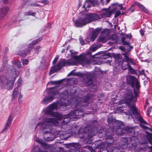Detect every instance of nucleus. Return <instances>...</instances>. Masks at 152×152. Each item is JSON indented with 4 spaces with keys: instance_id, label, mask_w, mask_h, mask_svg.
I'll return each mask as SVG.
<instances>
[{
    "instance_id": "obj_37",
    "label": "nucleus",
    "mask_w": 152,
    "mask_h": 152,
    "mask_svg": "<svg viewBox=\"0 0 152 152\" xmlns=\"http://www.w3.org/2000/svg\"><path fill=\"white\" fill-rule=\"evenodd\" d=\"M22 81V80L21 78H19L18 81L17 83V86L18 87H20Z\"/></svg>"
},
{
    "instance_id": "obj_18",
    "label": "nucleus",
    "mask_w": 152,
    "mask_h": 152,
    "mask_svg": "<svg viewBox=\"0 0 152 152\" xmlns=\"http://www.w3.org/2000/svg\"><path fill=\"white\" fill-rule=\"evenodd\" d=\"M87 135V133L84 132V129L83 128H80L79 132V136L80 138L85 139V137Z\"/></svg>"
},
{
    "instance_id": "obj_61",
    "label": "nucleus",
    "mask_w": 152,
    "mask_h": 152,
    "mask_svg": "<svg viewBox=\"0 0 152 152\" xmlns=\"http://www.w3.org/2000/svg\"><path fill=\"white\" fill-rule=\"evenodd\" d=\"M34 6H35L36 7L38 6V5H37V4H34Z\"/></svg>"
},
{
    "instance_id": "obj_19",
    "label": "nucleus",
    "mask_w": 152,
    "mask_h": 152,
    "mask_svg": "<svg viewBox=\"0 0 152 152\" xmlns=\"http://www.w3.org/2000/svg\"><path fill=\"white\" fill-rule=\"evenodd\" d=\"M97 129L96 128H94V129H92L90 131L88 135L89 137H92L94 136L97 133Z\"/></svg>"
},
{
    "instance_id": "obj_9",
    "label": "nucleus",
    "mask_w": 152,
    "mask_h": 152,
    "mask_svg": "<svg viewBox=\"0 0 152 152\" xmlns=\"http://www.w3.org/2000/svg\"><path fill=\"white\" fill-rule=\"evenodd\" d=\"M84 114V112L80 109L70 113V116L71 117V118L74 120H75L77 118H79L81 116H83Z\"/></svg>"
},
{
    "instance_id": "obj_38",
    "label": "nucleus",
    "mask_w": 152,
    "mask_h": 152,
    "mask_svg": "<svg viewBox=\"0 0 152 152\" xmlns=\"http://www.w3.org/2000/svg\"><path fill=\"white\" fill-rule=\"evenodd\" d=\"M41 49L42 48L41 47L39 46H38L35 49V52L37 53L41 50Z\"/></svg>"
},
{
    "instance_id": "obj_10",
    "label": "nucleus",
    "mask_w": 152,
    "mask_h": 152,
    "mask_svg": "<svg viewBox=\"0 0 152 152\" xmlns=\"http://www.w3.org/2000/svg\"><path fill=\"white\" fill-rule=\"evenodd\" d=\"M123 55L124 56L125 59H124L122 63V67L124 69H127L129 65V64L130 63H133L132 60L129 58L127 54L123 53Z\"/></svg>"
},
{
    "instance_id": "obj_57",
    "label": "nucleus",
    "mask_w": 152,
    "mask_h": 152,
    "mask_svg": "<svg viewBox=\"0 0 152 152\" xmlns=\"http://www.w3.org/2000/svg\"><path fill=\"white\" fill-rule=\"evenodd\" d=\"M143 127L144 129H146L147 128V127L145 126H143Z\"/></svg>"
},
{
    "instance_id": "obj_11",
    "label": "nucleus",
    "mask_w": 152,
    "mask_h": 152,
    "mask_svg": "<svg viewBox=\"0 0 152 152\" xmlns=\"http://www.w3.org/2000/svg\"><path fill=\"white\" fill-rule=\"evenodd\" d=\"M96 0H86L85 1L84 4L83 5V7L85 9V10L88 11L87 8H90L91 5L95 6L96 4H96Z\"/></svg>"
},
{
    "instance_id": "obj_14",
    "label": "nucleus",
    "mask_w": 152,
    "mask_h": 152,
    "mask_svg": "<svg viewBox=\"0 0 152 152\" xmlns=\"http://www.w3.org/2000/svg\"><path fill=\"white\" fill-rule=\"evenodd\" d=\"M101 31V29L99 28H97L95 30L93 31V33L91 38V40L94 41L96 38L99 33Z\"/></svg>"
},
{
    "instance_id": "obj_32",
    "label": "nucleus",
    "mask_w": 152,
    "mask_h": 152,
    "mask_svg": "<svg viewBox=\"0 0 152 152\" xmlns=\"http://www.w3.org/2000/svg\"><path fill=\"white\" fill-rule=\"evenodd\" d=\"M148 139L149 142L151 144H152V134H150L148 135Z\"/></svg>"
},
{
    "instance_id": "obj_2",
    "label": "nucleus",
    "mask_w": 152,
    "mask_h": 152,
    "mask_svg": "<svg viewBox=\"0 0 152 152\" xmlns=\"http://www.w3.org/2000/svg\"><path fill=\"white\" fill-rule=\"evenodd\" d=\"M91 62V60L88 59V56L87 55H81L79 56H75L72 59L66 61L61 59L59 60L56 66L51 67L49 73L50 75L57 71L59 70L62 66L76 65L77 63L81 64L83 66H87Z\"/></svg>"
},
{
    "instance_id": "obj_8",
    "label": "nucleus",
    "mask_w": 152,
    "mask_h": 152,
    "mask_svg": "<svg viewBox=\"0 0 152 152\" xmlns=\"http://www.w3.org/2000/svg\"><path fill=\"white\" fill-rule=\"evenodd\" d=\"M59 88L57 87L50 88L48 93V96L42 100V103L47 104L56 98L57 97H56V96L58 93Z\"/></svg>"
},
{
    "instance_id": "obj_22",
    "label": "nucleus",
    "mask_w": 152,
    "mask_h": 152,
    "mask_svg": "<svg viewBox=\"0 0 152 152\" xmlns=\"http://www.w3.org/2000/svg\"><path fill=\"white\" fill-rule=\"evenodd\" d=\"M125 130H126V132H127L129 134H134L135 132V130L134 128L132 127H129Z\"/></svg>"
},
{
    "instance_id": "obj_29",
    "label": "nucleus",
    "mask_w": 152,
    "mask_h": 152,
    "mask_svg": "<svg viewBox=\"0 0 152 152\" xmlns=\"http://www.w3.org/2000/svg\"><path fill=\"white\" fill-rule=\"evenodd\" d=\"M118 7H119V9L121 10L123 9L122 5L116 4V7H114V9L113 10V11H115L116 10V9Z\"/></svg>"
},
{
    "instance_id": "obj_20",
    "label": "nucleus",
    "mask_w": 152,
    "mask_h": 152,
    "mask_svg": "<svg viewBox=\"0 0 152 152\" xmlns=\"http://www.w3.org/2000/svg\"><path fill=\"white\" fill-rule=\"evenodd\" d=\"M126 132L125 129H123L121 128H118L117 129L116 133L118 134L123 135L124 133Z\"/></svg>"
},
{
    "instance_id": "obj_24",
    "label": "nucleus",
    "mask_w": 152,
    "mask_h": 152,
    "mask_svg": "<svg viewBox=\"0 0 152 152\" xmlns=\"http://www.w3.org/2000/svg\"><path fill=\"white\" fill-rule=\"evenodd\" d=\"M71 117L70 116V113L68 114L67 117L64 118V121L65 123H67L69 122L70 121H74L71 118Z\"/></svg>"
},
{
    "instance_id": "obj_63",
    "label": "nucleus",
    "mask_w": 152,
    "mask_h": 152,
    "mask_svg": "<svg viewBox=\"0 0 152 152\" xmlns=\"http://www.w3.org/2000/svg\"><path fill=\"white\" fill-rule=\"evenodd\" d=\"M144 10L145 11H146V10H147V11H148V10H147L146 9H145H145H144V10Z\"/></svg>"
},
{
    "instance_id": "obj_48",
    "label": "nucleus",
    "mask_w": 152,
    "mask_h": 152,
    "mask_svg": "<svg viewBox=\"0 0 152 152\" xmlns=\"http://www.w3.org/2000/svg\"><path fill=\"white\" fill-rule=\"evenodd\" d=\"M42 2L45 4H46L48 3V2L47 0H44L42 1Z\"/></svg>"
},
{
    "instance_id": "obj_15",
    "label": "nucleus",
    "mask_w": 152,
    "mask_h": 152,
    "mask_svg": "<svg viewBox=\"0 0 152 152\" xmlns=\"http://www.w3.org/2000/svg\"><path fill=\"white\" fill-rule=\"evenodd\" d=\"M87 77L85 81V82L86 83L89 84L92 82V80L90 73H87L86 75H83V77Z\"/></svg>"
},
{
    "instance_id": "obj_12",
    "label": "nucleus",
    "mask_w": 152,
    "mask_h": 152,
    "mask_svg": "<svg viewBox=\"0 0 152 152\" xmlns=\"http://www.w3.org/2000/svg\"><path fill=\"white\" fill-rule=\"evenodd\" d=\"M18 97V101L20 103L21 102V98H22V96L20 92L19 91L18 88L16 87L14 90L12 94V99H16L17 97Z\"/></svg>"
},
{
    "instance_id": "obj_53",
    "label": "nucleus",
    "mask_w": 152,
    "mask_h": 152,
    "mask_svg": "<svg viewBox=\"0 0 152 152\" xmlns=\"http://www.w3.org/2000/svg\"><path fill=\"white\" fill-rule=\"evenodd\" d=\"M144 71L143 70L141 71L140 72V74L142 75L144 74Z\"/></svg>"
},
{
    "instance_id": "obj_59",
    "label": "nucleus",
    "mask_w": 152,
    "mask_h": 152,
    "mask_svg": "<svg viewBox=\"0 0 152 152\" xmlns=\"http://www.w3.org/2000/svg\"><path fill=\"white\" fill-rule=\"evenodd\" d=\"M65 51V50L64 49H62V50L61 51V52L62 53H63V52H64Z\"/></svg>"
},
{
    "instance_id": "obj_28",
    "label": "nucleus",
    "mask_w": 152,
    "mask_h": 152,
    "mask_svg": "<svg viewBox=\"0 0 152 152\" xmlns=\"http://www.w3.org/2000/svg\"><path fill=\"white\" fill-rule=\"evenodd\" d=\"M129 72L131 74H134L135 73V71L130 66H129L128 67Z\"/></svg>"
},
{
    "instance_id": "obj_49",
    "label": "nucleus",
    "mask_w": 152,
    "mask_h": 152,
    "mask_svg": "<svg viewBox=\"0 0 152 152\" xmlns=\"http://www.w3.org/2000/svg\"><path fill=\"white\" fill-rule=\"evenodd\" d=\"M151 111V110L150 108H148L147 110V112H148V113H147V115L148 116L149 115V113H150Z\"/></svg>"
},
{
    "instance_id": "obj_44",
    "label": "nucleus",
    "mask_w": 152,
    "mask_h": 152,
    "mask_svg": "<svg viewBox=\"0 0 152 152\" xmlns=\"http://www.w3.org/2000/svg\"><path fill=\"white\" fill-rule=\"evenodd\" d=\"M28 60L25 59L23 61V65H27L28 64Z\"/></svg>"
},
{
    "instance_id": "obj_34",
    "label": "nucleus",
    "mask_w": 152,
    "mask_h": 152,
    "mask_svg": "<svg viewBox=\"0 0 152 152\" xmlns=\"http://www.w3.org/2000/svg\"><path fill=\"white\" fill-rule=\"evenodd\" d=\"M36 13L34 12H31V11H28L26 12V15H31L33 16H35Z\"/></svg>"
},
{
    "instance_id": "obj_51",
    "label": "nucleus",
    "mask_w": 152,
    "mask_h": 152,
    "mask_svg": "<svg viewBox=\"0 0 152 152\" xmlns=\"http://www.w3.org/2000/svg\"><path fill=\"white\" fill-rule=\"evenodd\" d=\"M104 38L103 37H101L100 38V40L101 41H103L104 40Z\"/></svg>"
},
{
    "instance_id": "obj_64",
    "label": "nucleus",
    "mask_w": 152,
    "mask_h": 152,
    "mask_svg": "<svg viewBox=\"0 0 152 152\" xmlns=\"http://www.w3.org/2000/svg\"><path fill=\"white\" fill-rule=\"evenodd\" d=\"M107 1V3H108L110 1V0H106Z\"/></svg>"
},
{
    "instance_id": "obj_27",
    "label": "nucleus",
    "mask_w": 152,
    "mask_h": 152,
    "mask_svg": "<svg viewBox=\"0 0 152 152\" xmlns=\"http://www.w3.org/2000/svg\"><path fill=\"white\" fill-rule=\"evenodd\" d=\"M61 81H51L48 83L47 86L50 84H59L61 83Z\"/></svg>"
},
{
    "instance_id": "obj_52",
    "label": "nucleus",
    "mask_w": 152,
    "mask_h": 152,
    "mask_svg": "<svg viewBox=\"0 0 152 152\" xmlns=\"http://www.w3.org/2000/svg\"><path fill=\"white\" fill-rule=\"evenodd\" d=\"M118 112L120 113H122L123 111V110H122V109H120L118 110Z\"/></svg>"
},
{
    "instance_id": "obj_17",
    "label": "nucleus",
    "mask_w": 152,
    "mask_h": 152,
    "mask_svg": "<svg viewBox=\"0 0 152 152\" xmlns=\"http://www.w3.org/2000/svg\"><path fill=\"white\" fill-rule=\"evenodd\" d=\"M130 140L131 143L133 146H136L138 142L137 138L135 136H133L131 137L130 139Z\"/></svg>"
},
{
    "instance_id": "obj_5",
    "label": "nucleus",
    "mask_w": 152,
    "mask_h": 152,
    "mask_svg": "<svg viewBox=\"0 0 152 152\" xmlns=\"http://www.w3.org/2000/svg\"><path fill=\"white\" fill-rule=\"evenodd\" d=\"M68 104H70L69 102L68 104L67 103H62L61 104L60 103H54L49 105L46 109L44 110L43 112L45 114L56 117L58 119L61 120L62 119L61 115L56 113L53 112L52 111L54 109H57L58 105H59V108L62 109L61 108L62 107H66Z\"/></svg>"
},
{
    "instance_id": "obj_60",
    "label": "nucleus",
    "mask_w": 152,
    "mask_h": 152,
    "mask_svg": "<svg viewBox=\"0 0 152 152\" xmlns=\"http://www.w3.org/2000/svg\"><path fill=\"white\" fill-rule=\"evenodd\" d=\"M150 148L151 149V152H152V146L150 147Z\"/></svg>"
},
{
    "instance_id": "obj_56",
    "label": "nucleus",
    "mask_w": 152,
    "mask_h": 152,
    "mask_svg": "<svg viewBox=\"0 0 152 152\" xmlns=\"http://www.w3.org/2000/svg\"><path fill=\"white\" fill-rule=\"evenodd\" d=\"M94 55H93V56H90L91 58H92V59H93L94 58Z\"/></svg>"
},
{
    "instance_id": "obj_4",
    "label": "nucleus",
    "mask_w": 152,
    "mask_h": 152,
    "mask_svg": "<svg viewBox=\"0 0 152 152\" xmlns=\"http://www.w3.org/2000/svg\"><path fill=\"white\" fill-rule=\"evenodd\" d=\"M58 125V122L55 119L46 117L44 118L42 122L38 123L36 128L40 126V127L42 129L43 133H46L51 131L52 129V125Z\"/></svg>"
},
{
    "instance_id": "obj_13",
    "label": "nucleus",
    "mask_w": 152,
    "mask_h": 152,
    "mask_svg": "<svg viewBox=\"0 0 152 152\" xmlns=\"http://www.w3.org/2000/svg\"><path fill=\"white\" fill-rule=\"evenodd\" d=\"M125 99V101H123V102H121L122 104L124 103L125 102L127 103L132 101L133 99V96L132 94V92L130 90L127 91Z\"/></svg>"
},
{
    "instance_id": "obj_7",
    "label": "nucleus",
    "mask_w": 152,
    "mask_h": 152,
    "mask_svg": "<svg viewBox=\"0 0 152 152\" xmlns=\"http://www.w3.org/2000/svg\"><path fill=\"white\" fill-rule=\"evenodd\" d=\"M126 80L127 83L128 84L131 85L133 88L134 86V83H135L136 87L134 88V98H136L138 96L140 87L138 80L134 77L129 75L127 77Z\"/></svg>"
},
{
    "instance_id": "obj_21",
    "label": "nucleus",
    "mask_w": 152,
    "mask_h": 152,
    "mask_svg": "<svg viewBox=\"0 0 152 152\" xmlns=\"http://www.w3.org/2000/svg\"><path fill=\"white\" fill-rule=\"evenodd\" d=\"M98 48L96 46L91 47L90 48L88 52L87 53V54L90 55L92 52L95 51Z\"/></svg>"
},
{
    "instance_id": "obj_41",
    "label": "nucleus",
    "mask_w": 152,
    "mask_h": 152,
    "mask_svg": "<svg viewBox=\"0 0 152 152\" xmlns=\"http://www.w3.org/2000/svg\"><path fill=\"white\" fill-rule=\"evenodd\" d=\"M34 150L35 152H46V151L43 152L42 151H41L39 149V148L37 147H35L34 148Z\"/></svg>"
},
{
    "instance_id": "obj_62",
    "label": "nucleus",
    "mask_w": 152,
    "mask_h": 152,
    "mask_svg": "<svg viewBox=\"0 0 152 152\" xmlns=\"http://www.w3.org/2000/svg\"><path fill=\"white\" fill-rule=\"evenodd\" d=\"M46 140H48V141H49V140H50L48 138H47V139H46Z\"/></svg>"
},
{
    "instance_id": "obj_23",
    "label": "nucleus",
    "mask_w": 152,
    "mask_h": 152,
    "mask_svg": "<svg viewBox=\"0 0 152 152\" xmlns=\"http://www.w3.org/2000/svg\"><path fill=\"white\" fill-rule=\"evenodd\" d=\"M79 100H80V101H81L80 100H77L75 98H73L72 99V102H70V103L74 105L75 106H76L78 104L79 102Z\"/></svg>"
},
{
    "instance_id": "obj_54",
    "label": "nucleus",
    "mask_w": 152,
    "mask_h": 152,
    "mask_svg": "<svg viewBox=\"0 0 152 152\" xmlns=\"http://www.w3.org/2000/svg\"><path fill=\"white\" fill-rule=\"evenodd\" d=\"M37 42L36 41L35 42H33L32 43V44L33 45L36 44L37 43Z\"/></svg>"
},
{
    "instance_id": "obj_3",
    "label": "nucleus",
    "mask_w": 152,
    "mask_h": 152,
    "mask_svg": "<svg viewBox=\"0 0 152 152\" xmlns=\"http://www.w3.org/2000/svg\"><path fill=\"white\" fill-rule=\"evenodd\" d=\"M99 16L95 13L84 14L75 22L76 26L80 27L99 19Z\"/></svg>"
},
{
    "instance_id": "obj_39",
    "label": "nucleus",
    "mask_w": 152,
    "mask_h": 152,
    "mask_svg": "<svg viewBox=\"0 0 152 152\" xmlns=\"http://www.w3.org/2000/svg\"><path fill=\"white\" fill-rule=\"evenodd\" d=\"M122 41L123 44L124 45H128L129 44V42L126 41H125L123 38L122 39Z\"/></svg>"
},
{
    "instance_id": "obj_35",
    "label": "nucleus",
    "mask_w": 152,
    "mask_h": 152,
    "mask_svg": "<svg viewBox=\"0 0 152 152\" xmlns=\"http://www.w3.org/2000/svg\"><path fill=\"white\" fill-rule=\"evenodd\" d=\"M31 48H29L27 50L25 51V53L21 55L22 56L25 57L30 52Z\"/></svg>"
},
{
    "instance_id": "obj_58",
    "label": "nucleus",
    "mask_w": 152,
    "mask_h": 152,
    "mask_svg": "<svg viewBox=\"0 0 152 152\" xmlns=\"http://www.w3.org/2000/svg\"><path fill=\"white\" fill-rule=\"evenodd\" d=\"M122 48V47H120V49H121V50H124V49H123V48Z\"/></svg>"
},
{
    "instance_id": "obj_33",
    "label": "nucleus",
    "mask_w": 152,
    "mask_h": 152,
    "mask_svg": "<svg viewBox=\"0 0 152 152\" xmlns=\"http://www.w3.org/2000/svg\"><path fill=\"white\" fill-rule=\"evenodd\" d=\"M25 4L26 6H30L32 5L31 0H27L25 2Z\"/></svg>"
},
{
    "instance_id": "obj_31",
    "label": "nucleus",
    "mask_w": 152,
    "mask_h": 152,
    "mask_svg": "<svg viewBox=\"0 0 152 152\" xmlns=\"http://www.w3.org/2000/svg\"><path fill=\"white\" fill-rule=\"evenodd\" d=\"M36 141L37 142L40 143L41 145H42L44 146H45L46 145V144L44 142L42 141L40 139H37L36 140Z\"/></svg>"
},
{
    "instance_id": "obj_40",
    "label": "nucleus",
    "mask_w": 152,
    "mask_h": 152,
    "mask_svg": "<svg viewBox=\"0 0 152 152\" xmlns=\"http://www.w3.org/2000/svg\"><path fill=\"white\" fill-rule=\"evenodd\" d=\"M121 14V12L119 11H116L115 13V17H117L119 15H120Z\"/></svg>"
},
{
    "instance_id": "obj_42",
    "label": "nucleus",
    "mask_w": 152,
    "mask_h": 152,
    "mask_svg": "<svg viewBox=\"0 0 152 152\" xmlns=\"http://www.w3.org/2000/svg\"><path fill=\"white\" fill-rule=\"evenodd\" d=\"M109 57H110L109 55L107 54H105L102 57V58L105 59H106L107 58H109Z\"/></svg>"
},
{
    "instance_id": "obj_43",
    "label": "nucleus",
    "mask_w": 152,
    "mask_h": 152,
    "mask_svg": "<svg viewBox=\"0 0 152 152\" xmlns=\"http://www.w3.org/2000/svg\"><path fill=\"white\" fill-rule=\"evenodd\" d=\"M111 140V141L110 142H108V143H111L112 142H113V137H110V138L107 139V142H109V140Z\"/></svg>"
},
{
    "instance_id": "obj_16",
    "label": "nucleus",
    "mask_w": 152,
    "mask_h": 152,
    "mask_svg": "<svg viewBox=\"0 0 152 152\" xmlns=\"http://www.w3.org/2000/svg\"><path fill=\"white\" fill-rule=\"evenodd\" d=\"M112 12L107 9H104L102 13V15L104 17H110L112 14Z\"/></svg>"
},
{
    "instance_id": "obj_46",
    "label": "nucleus",
    "mask_w": 152,
    "mask_h": 152,
    "mask_svg": "<svg viewBox=\"0 0 152 152\" xmlns=\"http://www.w3.org/2000/svg\"><path fill=\"white\" fill-rule=\"evenodd\" d=\"M58 56H57L55 58L54 61H53V64L57 62L58 58Z\"/></svg>"
},
{
    "instance_id": "obj_55",
    "label": "nucleus",
    "mask_w": 152,
    "mask_h": 152,
    "mask_svg": "<svg viewBox=\"0 0 152 152\" xmlns=\"http://www.w3.org/2000/svg\"><path fill=\"white\" fill-rule=\"evenodd\" d=\"M127 37L128 38H129V39H130L132 37V36L131 35H129V36L128 35L127 36Z\"/></svg>"
},
{
    "instance_id": "obj_36",
    "label": "nucleus",
    "mask_w": 152,
    "mask_h": 152,
    "mask_svg": "<svg viewBox=\"0 0 152 152\" xmlns=\"http://www.w3.org/2000/svg\"><path fill=\"white\" fill-rule=\"evenodd\" d=\"M10 126L5 124V127L4 128V129L2 131V133H4V132H6L7 130L9 128Z\"/></svg>"
},
{
    "instance_id": "obj_25",
    "label": "nucleus",
    "mask_w": 152,
    "mask_h": 152,
    "mask_svg": "<svg viewBox=\"0 0 152 152\" xmlns=\"http://www.w3.org/2000/svg\"><path fill=\"white\" fill-rule=\"evenodd\" d=\"M12 116L11 115H10L7 120L6 125L10 126L12 123Z\"/></svg>"
},
{
    "instance_id": "obj_26",
    "label": "nucleus",
    "mask_w": 152,
    "mask_h": 152,
    "mask_svg": "<svg viewBox=\"0 0 152 152\" xmlns=\"http://www.w3.org/2000/svg\"><path fill=\"white\" fill-rule=\"evenodd\" d=\"M9 10V8L8 7H6L4 8L1 10V12L3 15L4 16L5 15Z\"/></svg>"
},
{
    "instance_id": "obj_6",
    "label": "nucleus",
    "mask_w": 152,
    "mask_h": 152,
    "mask_svg": "<svg viewBox=\"0 0 152 152\" xmlns=\"http://www.w3.org/2000/svg\"><path fill=\"white\" fill-rule=\"evenodd\" d=\"M130 109L129 110V115H131L133 117V115L137 117L133 118L134 121L135 123H138L139 121L145 124H148L147 122L145 121L142 118V116L140 115L137 109L135 106L134 104L129 105Z\"/></svg>"
},
{
    "instance_id": "obj_50",
    "label": "nucleus",
    "mask_w": 152,
    "mask_h": 152,
    "mask_svg": "<svg viewBox=\"0 0 152 152\" xmlns=\"http://www.w3.org/2000/svg\"><path fill=\"white\" fill-rule=\"evenodd\" d=\"M140 34L142 35L143 36L144 35V32L142 30H140Z\"/></svg>"
},
{
    "instance_id": "obj_45",
    "label": "nucleus",
    "mask_w": 152,
    "mask_h": 152,
    "mask_svg": "<svg viewBox=\"0 0 152 152\" xmlns=\"http://www.w3.org/2000/svg\"><path fill=\"white\" fill-rule=\"evenodd\" d=\"M79 40L80 42V43L82 45H83L84 44V41L83 39L81 38H80L79 39Z\"/></svg>"
},
{
    "instance_id": "obj_47",
    "label": "nucleus",
    "mask_w": 152,
    "mask_h": 152,
    "mask_svg": "<svg viewBox=\"0 0 152 152\" xmlns=\"http://www.w3.org/2000/svg\"><path fill=\"white\" fill-rule=\"evenodd\" d=\"M115 57L118 59H121V55L118 54L115 55Z\"/></svg>"
},
{
    "instance_id": "obj_1",
    "label": "nucleus",
    "mask_w": 152,
    "mask_h": 152,
    "mask_svg": "<svg viewBox=\"0 0 152 152\" xmlns=\"http://www.w3.org/2000/svg\"><path fill=\"white\" fill-rule=\"evenodd\" d=\"M14 66H9L6 67L7 72L6 76H2L0 78V85L3 86L8 89L12 88L16 78L19 75V72L15 68L17 66L20 68L22 65L20 61H15L13 62Z\"/></svg>"
},
{
    "instance_id": "obj_30",
    "label": "nucleus",
    "mask_w": 152,
    "mask_h": 152,
    "mask_svg": "<svg viewBox=\"0 0 152 152\" xmlns=\"http://www.w3.org/2000/svg\"><path fill=\"white\" fill-rule=\"evenodd\" d=\"M134 4L137 5V6L142 10H144L145 9V7H144V6L138 2H135Z\"/></svg>"
}]
</instances>
